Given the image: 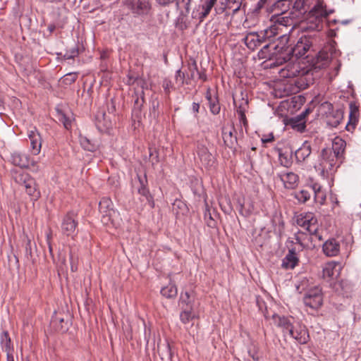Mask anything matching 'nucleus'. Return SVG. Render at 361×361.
Returning a JSON list of instances; mask_svg holds the SVG:
<instances>
[{
  "label": "nucleus",
  "mask_w": 361,
  "mask_h": 361,
  "mask_svg": "<svg viewBox=\"0 0 361 361\" xmlns=\"http://www.w3.org/2000/svg\"><path fill=\"white\" fill-rule=\"evenodd\" d=\"M279 154V160L281 166L290 168L293 164V157L294 150L290 145L286 146L284 148H277Z\"/></svg>",
  "instance_id": "f3484780"
},
{
  "label": "nucleus",
  "mask_w": 361,
  "mask_h": 361,
  "mask_svg": "<svg viewBox=\"0 0 361 361\" xmlns=\"http://www.w3.org/2000/svg\"><path fill=\"white\" fill-rule=\"evenodd\" d=\"M145 84V81L142 82V89H144ZM133 97H135V99L132 109V120L134 123H140L142 118V107L145 102L144 90H142L140 97H139L138 94L136 92L133 95Z\"/></svg>",
  "instance_id": "9b49d317"
},
{
  "label": "nucleus",
  "mask_w": 361,
  "mask_h": 361,
  "mask_svg": "<svg viewBox=\"0 0 361 361\" xmlns=\"http://www.w3.org/2000/svg\"><path fill=\"white\" fill-rule=\"evenodd\" d=\"M322 59V63L320 64H316L314 67L305 69L301 68L298 78L295 80V84L301 90H305L310 87V85L314 84L315 77L314 73H317V68H323L328 63V56H322L321 53L317 57V61Z\"/></svg>",
  "instance_id": "20e7f679"
},
{
  "label": "nucleus",
  "mask_w": 361,
  "mask_h": 361,
  "mask_svg": "<svg viewBox=\"0 0 361 361\" xmlns=\"http://www.w3.org/2000/svg\"><path fill=\"white\" fill-rule=\"evenodd\" d=\"M277 39L278 43L276 44H274L273 42H269L268 44L264 45L258 52V56L259 59L274 61V62L271 63V66H278L283 64L278 63V54H279L280 51L279 49L276 48L281 44V38H279V36L278 37Z\"/></svg>",
  "instance_id": "9d476101"
},
{
  "label": "nucleus",
  "mask_w": 361,
  "mask_h": 361,
  "mask_svg": "<svg viewBox=\"0 0 361 361\" xmlns=\"http://www.w3.org/2000/svg\"><path fill=\"white\" fill-rule=\"evenodd\" d=\"M312 153L311 144L309 141H305L302 145L294 151V157L298 164L307 161Z\"/></svg>",
  "instance_id": "412c9836"
},
{
  "label": "nucleus",
  "mask_w": 361,
  "mask_h": 361,
  "mask_svg": "<svg viewBox=\"0 0 361 361\" xmlns=\"http://www.w3.org/2000/svg\"><path fill=\"white\" fill-rule=\"evenodd\" d=\"M80 142L82 147L86 151L94 152L98 149V145L86 136H80Z\"/></svg>",
  "instance_id": "37998d69"
},
{
  "label": "nucleus",
  "mask_w": 361,
  "mask_h": 361,
  "mask_svg": "<svg viewBox=\"0 0 361 361\" xmlns=\"http://www.w3.org/2000/svg\"><path fill=\"white\" fill-rule=\"evenodd\" d=\"M349 121L348 126L350 125L354 128L359 121V105L355 102H350L349 104Z\"/></svg>",
  "instance_id": "72a5a7b5"
},
{
  "label": "nucleus",
  "mask_w": 361,
  "mask_h": 361,
  "mask_svg": "<svg viewBox=\"0 0 361 361\" xmlns=\"http://www.w3.org/2000/svg\"><path fill=\"white\" fill-rule=\"evenodd\" d=\"M237 204L239 212L242 216H248L250 215L251 212L249 210L245 209L244 199L238 198Z\"/></svg>",
  "instance_id": "0e129e2a"
},
{
  "label": "nucleus",
  "mask_w": 361,
  "mask_h": 361,
  "mask_svg": "<svg viewBox=\"0 0 361 361\" xmlns=\"http://www.w3.org/2000/svg\"><path fill=\"white\" fill-rule=\"evenodd\" d=\"M186 15L181 14L178 16L177 18L176 23V27L181 31H184L188 28V23L186 20Z\"/></svg>",
  "instance_id": "13d9d810"
},
{
  "label": "nucleus",
  "mask_w": 361,
  "mask_h": 361,
  "mask_svg": "<svg viewBox=\"0 0 361 361\" xmlns=\"http://www.w3.org/2000/svg\"><path fill=\"white\" fill-rule=\"evenodd\" d=\"M137 192L140 195L145 197L148 204L151 208H154L155 203L154 197L150 193L148 187L138 188Z\"/></svg>",
  "instance_id": "09e8293b"
},
{
  "label": "nucleus",
  "mask_w": 361,
  "mask_h": 361,
  "mask_svg": "<svg viewBox=\"0 0 361 361\" xmlns=\"http://www.w3.org/2000/svg\"><path fill=\"white\" fill-rule=\"evenodd\" d=\"M279 27L276 25H271L269 28L261 31L262 35L264 37V39L266 42L268 40L269 42L274 41V38L279 35Z\"/></svg>",
  "instance_id": "79ce46f5"
},
{
  "label": "nucleus",
  "mask_w": 361,
  "mask_h": 361,
  "mask_svg": "<svg viewBox=\"0 0 361 361\" xmlns=\"http://www.w3.org/2000/svg\"><path fill=\"white\" fill-rule=\"evenodd\" d=\"M305 235L306 234L304 232L299 231L298 232L295 233L294 239L295 242L288 238L287 240V243L291 244V247H294V244H298L301 247V248L298 249V252L302 251L306 247L305 245L303 243V240H305L303 236H305Z\"/></svg>",
  "instance_id": "de8ad7c7"
},
{
  "label": "nucleus",
  "mask_w": 361,
  "mask_h": 361,
  "mask_svg": "<svg viewBox=\"0 0 361 361\" xmlns=\"http://www.w3.org/2000/svg\"><path fill=\"white\" fill-rule=\"evenodd\" d=\"M303 302L305 306L317 310L323 305V293L322 288L319 286H314L309 289L304 295Z\"/></svg>",
  "instance_id": "1a4fd4ad"
},
{
  "label": "nucleus",
  "mask_w": 361,
  "mask_h": 361,
  "mask_svg": "<svg viewBox=\"0 0 361 361\" xmlns=\"http://www.w3.org/2000/svg\"><path fill=\"white\" fill-rule=\"evenodd\" d=\"M192 0H172L171 4L173 3L176 4V8H183L185 9V13L188 14L190 11V4H191Z\"/></svg>",
  "instance_id": "5fc2aeb1"
},
{
  "label": "nucleus",
  "mask_w": 361,
  "mask_h": 361,
  "mask_svg": "<svg viewBox=\"0 0 361 361\" xmlns=\"http://www.w3.org/2000/svg\"><path fill=\"white\" fill-rule=\"evenodd\" d=\"M297 224L305 229L315 223H317V219L312 212L301 214L297 219Z\"/></svg>",
  "instance_id": "c756f323"
},
{
  "label": "nucleus",
  "mask_w": 361,
  "mask_h": 361,
  "mask_svg": "<svg viewBox=\"0 0 361 361\" xmlns=\"http://www.w3.org/2000/svg\"><path fill=\"white\" fill-rule=\"evenodd\" d=\"M293 0H270L272 11L286 13L290 9Z\"/></svg>",
  "instance_id": "473e14b6"
},
{
  "label": "nucleus",
  "mask_w": 361,
  "mask_h": 361,
  "mask_svg": "<svg viewBox=\"0 0 361 361\" xmlns=\"http://www.w3.org/2000/svg\"><path fill=\"white\" fill-rule=\"evenodd\" d=\"M346 142L341 137H336L332 142L331 147H324L320 153L319 165L322 173L333 175L343 162Z\"/></svg>",
  "instance_id": "f03ea898"
},
{
  "label": "nucleus",
  "mask_w": 361,
  "mask_h": 361,
  "mask_svg": "<svg viewBox=\"0 0 361 361\" xmlns=\"http://www.w3.org/2000/svg\"><path fill=\"white\" fill-rule=\"evenodd\" d=\"M161 294L166 298H175L178 294V289L174 283H169L161 289Z\"/></svg>",
  "instance_id": "c03bdc74"
},
{
  "label": "nucleus",
  "mask_w": 361,
  "mask_h": 361,
  "mask_svg": "<svg viewBox=\"0 0 361 361\" xmlns=\"http://www.w3.org/2000/svg\"><path fill=\"white\" fill-rule=\"evenodd\" d=\"M255 300H256L257 305L259 307V310L264 314V315L266 318L269 317L267 308L266 303L264 301V300L259 295H257Z\"/></svg>",
  "instance_id": "052dcab7"
},
{
  "label": "nucleus",
  "mask_w": 361,
  "mask_h": 361,
  "mask_svg": "<svg viewBox=\"0 0 361 361\" xmlns=\"http://www.w3.org/2000/svg\"><path fill=\"white\" fill-rule=\"evenodd\" d=\"M343 118V111L341 109H336L326 116L327 124L331 127L336 128L341 123Z\"/></svg>",
  "instance_id": "c9c22d12"
},
{
  "label": "nucleus",
  "mask_w": 361,
  "mask_h": 361,
  "mask_svg": "<svg viewBox=\"0 0 361 361\" xmlns=\"http://www.w3.org/2000/svg\"><path fill=\"white\" fill-rule=\"evenodd\" d=\"M297 248L290 247L288 248V252L282 261V267L284 269H294L299 263Z\"/></svg>",
  "instance_id": "aec40b11"
},
{
  "label": "nucleus",
  "mask_w": 361,
  "mask_h": 361,
  "mask_svg": "<svg viewBox=\"0 0 361 361\" xmlns=\"http://www.w3.org/2000/svg\"><path fill=\"white\" fill-rule=\"evenodd\" d=\"M259 348L256 341L250 339L249 345L247 346V353L254 361H259L260 355H259Z\"/></svg>",
  "instance_id": "a18cd8bd"
},
{
  "label": "nucleus",
  "mask_w": 361,
  "mask_h": 361,
  "mask_svg": "<svg viewBox=\"0 0 361 361\" xmlns=\"http://www.w3.org/2000/svg\"><path fill=\"white\" fill-rule=\"evenodd\" d=\"M197 155L202 164L207 169H211L215 164V158L204 145L197 147Z\"/></svg>",
  "instance_id": "a211bd4d"
},
{
  "label": "nucleus",
  "mask_w": 361,
  "mask_h": 361,
  "mask_svg": "<svg viewBox=\"0 0 361 361\" xmlns=\"http://www.w3.org/2000/svg\"><path fill=\"white\" fill-rule=\"evenodd\" d=\"M288 335L300 344H306L309 341L308 330L305 325L297 323L294 325Z\"/></svg>",
  "instance_id": "f8f14e48"
},
{
  "label": "nucleus",
  "mask_w": 361,
  "mask_h": 361,
  "mask_svg": "<svg viewBox=\"0 0 361 361\" xmlns=\"http://www.w3.org/2000/svg\"><path fill=\"white\" fill-rule=\"evenodd\" d=\"M321 108L325 109V114L328 116L329 114H331L335 110L334 109V106L331 103L329 102H324L321 104Z\"/></svg>",
  "instance_id": "774afa93"
},
{
  "label": "nucleus",
  "mask_w": 361,
  "mask_h": 361,
  "mask_svg": "<svg viewBox=\"0 0 361 361\" xmlns=\"http://www.w3.org/2000/svg\"><path fill=\"white\" fill-rule=\"evenodd\" d=\"M312 195V185L308 186L307 188L302 189L298 192H295L294 197L298 200L300 203H305L307 202Z\"/></svg>",
  "instance_id": "58836bf2"
},
{
  "label": "nucleus",
  "mask_w": 361,
  "mask_h": 361,
  "mask_svg": "<svg viewBox=\"0 0 361 361\" xmlns=\"http://www.w3.org/2000/svg\"><path fill=\"white\" fill-rule=\"evenodd\" d=\"M194 318L193 310L191 309H181L180 313V319L182 323L188 324Z\"/></svg>",
  "instance_id": "603ef678"
},
{
  "label": "nucleus",
  "mask_w": 361,
  "mask_h": 361,
  "mask_svg": "<svg viewBox=\"0 0 361 361\" xmlns=\"http://www.w3.org/2000/svg\"><path fill=\"white\" fill-rule=\"evenodd\" d=\"M301 68L298 63H289L286 67L281 70L280 74L283 78H298Z\"/></svg>",
  "instance_id": "bb28decb"
},
{
  "label": "nucleus",
  "mask_w": 361,
  "mask_h": 361,
  "mask_svg": "<svg viewBox=\"0 0 361 361\" xmlns=\"http://www.w3.org/2000/svg\"><path fill=\"white\" fill-rule=\"evenodd\" d=\"M78 76V72L68 73L60 79V82L64 86H68L74 83Z\"/></svg>",
  "instance_id": "3c124183"
},
{
  "label": "nucleus",
  "mask_w": 361,
  "mask_h": 361,
  "mask_svg": "<svg viewBox=\"0 0 361 361\" xmlns=\"http://www.w3.org/2000/svg\"><path fill=\"white\" fill-rule=\"evenodd\" d=\"M334 10L327 11L323 0H319L316 5L309 11L306 20L301 23L300 29L307 34H315L316 39L318 32L323 29V22Z\"/></svg>",
  "instance_id": "7ed1b4c3"
},
{
  "label": "nucleus",
  "mask_w": 361,
  "mask_h": 361,
  "mask_svg": "<svg viewBox=\"0 0 361 361\" xmlns=\"http://www.w3.org/2000/svg\"><path fill=\"white\" fill-rule=\"evenodd\" d=\"M279 177L280 178L281 180L283 183L284 187L286 189H295L298 185L299 176L293 172H288L283 174H279Z\"/></svg>",
  "instance_id": "a878e982"
},
{
  "label": "nucleus",
  "mask_w": 361,
  "mask_h": 361,
  "mask_svg": "<svg viewBox=\"0 0 361 361\" xmlns=\"http://www.w3.org/2000/svg\"><path fill=\"white\" fill-rule=\"evenodd\" d=\"M80 54L79 46L76 44L74 47L66 50L65 54L62 56V59L64 60L74 59Z\"/></svg>",
  "instance_id": "6e6d98bb"
},
{
  "label": "nucleus",
  "mask_w": 361,
  "mask_h": 361,
  "mask_svg": "<svg viewBox=\"0 0 361 361\" xmlns=\"http://www.w3.org/2000/svg\"><path fill=\"white\" fill-rule=\"evenodd\" d=\"M336 292L348 298L353 291V285L348 279H341L336 281L333 286Z\"/></svg>",
  "instance_id": "4be33fe9"
},
{
  "label": "nucleus",
  "mask_w": 361,
  "mask_h": 361,
  "mask_svg": "<svg viewBox=\"0 0 361 361\" xmlns=\"http://www.w3.org/2000/svg\"><path fill=\"white\" fill-rule=\"evenodd\" d=\"M184 73L187 78L191 83L192 80H195V73L197 71V64L195 59H191L185 67H183Z\"/></svg>",
  "instance_id": "f704fd0d"
},
{
  "label": "nucleus",
  "mask_w": 361,
  "mask_h": 361,
  "mask_svg": "<svg viewBox=\"0 0 361 361\" xmlns=\"http://www.w3.org/2000/svg\"><path fill=\"white\" fill-rule=\"evenodd\" d=\"M322 250L328 257L337 256L340 252V243L335 238H330L323 244Z\"/></svg>",
  "instance_id": "393cba45"
},
{
  "label": "nucleus",
  "mask_w": 361,
  "mask_h": 361,
  "mask_svg": "<svg viewBox=\"0 0 361 361\" xmlns=\"http://www.w3.org/2000/svg\"><path fill=\"white\" fill-rule=\"evenodd\" d=\"M162 87L164 88L165 94H169L171 92V89L173 88V85L170 79L164 78L163 80Z\"/></svg>",
  "instance_id": "338daca9"
},
{
  "label": "nucleus",
  "mask_w": 361,
  "mask_h": 361,
  "mask_svg": "<svg viewBox=\"0 0 361 361\" xmlns=\"http://www.w3.org/2000/svg\"><path fill=\"white\" fill-rule=\"evenodd\" d=\"M10 161L14 166L20 169L28 168L30 164L34 165V161L30 159L29 155L20 152H14L11 154Z\"/></svg>",
  "instance_id": "dca6fc26"
},
{
  "label": "nucleus",
  "mask_w": 361,
  "mask_h": 361,
  "mask_svg": "<svg viewBox=\"0 0 361 361\" xmlns=\"http://www.w3.org/2000/svg\"><path fill=\"white\" fill-rule=\"evenodd\" d=\"M78 213L73 210L69 211L62 219V233L73 239L78 234Z\"/></svg>",
  "instance_id": "6e6552de"
},
{
  "label": "nucleus",
  "mask_w": 361,
  "mask_h": 361,
  "mask_svg": "<svg viewBox=\"0 0 361 361\" xmlns=\"http://www.w3.org/2000/svg\"><path fill=\"white\" fill-rule=\"evenodd\" d=\"M290 7L295 11L299 12L300 14L307 12L305 8V0H293Z\"/></svg>",
  "instance_id": "4d7b16f0"
},
{
  "label": "nucleus",
  "mask_w": 361,
  "mask_h": 361,
  "mask_svg": "<svg viewBox=\"0 0 361 361\" xmlns=\"http://www.w3.org/2000/svg\"><path fill=\"white\" fill-rule=\"evenodd\" d=\"M127 4L134 13L141 15L151 9V4L147 0H127Z\"/></svg>",
  "instance_id": "6ab92c4d"
},
{
  "label": "nucleus",
  "mask_w": 361,
  "mask_h": 361,
  "mask_svg": "<svg viewBox=\"0 0 361 361\" xmlns=\"http://www.w3.org/2000/svg\"><path fill=\"white\" fill-rule=\"evenodd\" d=\"M56 117L63 123L64 128L70 130L72 128V121L69 116L61 109H56Z\"/></svg>",
  "instance_id": "49530a36"
},
{
  "label": "nucleus",
  "mask_w": 361,
  "mask_h": 361,
  "mask_svg": "<svg viewBox=\"0 0 361 361\" xmlns=\"http://www.w3.org/2000/svg\"><path fill=\"white\" fill-rule=\"evenodd\" d=\"M119 102L117 101L116 97H113L110 99L107 104V111L109 114L115 115L117 111V106Z\"/></svg>",
  "instance_id": "680f3d73"
},
{
  "label": "nucleus",
  "mask_w": 361,
  "mask_h": 361,
  "mask_svg": "<svg viewBox=\"0 0 361 361\" xmlns=\"http://www.w3.org/2000/svg\"><path fill=\"white\" fill-rule=\"evenodd\" d=\"M243 42L250 50H255L258 47L265 42L261 32H252L247 34L243 39Z\"/></svg>",
  "instance_id": "2eb2a0df"
},
{
  "label": "nucleus",
  "mask_w": 361,
  "mask_h": 361,
  "mask_svg": "<svg viewBox=\"0 0 361 361\" xmlns=\"http://www.w3.org/2000/svg\"><path fill=\"white\" fill-rule=\"evenodd\" d=\"M95 125L102 133L107 132L112 126L111 121L106 118L104 111H97L95 116Z\"/></svg>",
  "instance_id": "b1692460"
},
{
  "label": "nucleus",
  "mask_w": 361,
  "mask_h": 361,
  "mask_svg": "<svg viewBox=\"0 0 361 361\" xmlns=\"http://www.w3.org/2000/svg\"><path fill=\"white\" fill-rule=\"evenodd\" d=\"M284 123L299 133H304L306 129V121L300 120L297 116L284 119Z\"/></svg>",
  "instance_id": "7c9ffc66"
},
{
  "label": "nucleus",
  "mask_w": 361,
  "mask_h": 361,
  "mask_svg": "<svg viewBox=\"0 0 361 361\" xmlns=\"http://www.w3.org/2000/svg\"><path fill=\"white\" fill-rule=\"evenodd\" d=\"M99 211L102 215L101 221L106 226H114V216L116 213L114 209L111 200L107 197H103L99 202Z\"/></svg>",
  "instance_id": "423d86ee"
},
{
  "label": "nucleus",
  "mask_w": 361,
  "mask_h": 361,
  "mask_svg": "<svg viewBox=\"0 0 361 361\" xmlns=\"http://www.w3.org/2000/svg\"><path fill=\"white\" fill-rule=\"evenodd\" d=\"M241 96V99L238 102L233 99V104L236 109L237 114L246 113L249 109V101L247 95L244 97L242 93Z\"/></svg>",
  "instance_id": "ea45409f"
},
{
  "label": "nucleus",
  "mask_w": 361,
  "mask_h": 361,
  "mask_svg": "<svg viewBox=\"0 0 361 361\" xmlns=\"http://www.w3.org/2000/svg\"><path fill=\"white\" fill-rule=\"evenodd\" d=\"M159 107V102L158 101V99H154L151 102L149 113H150V115L152 116L154 118L159 117V111H158Z\"/></svg>",
  "instance_id": "e2e57ef3"
},
{
  "label": "nucleus",
  "mask_w": 361,
  "mask_h": 361,
  "mask_svg": "<svg viewBox=\"0 0 361 361\" xmlns=\"http://www.w3.org/2000/svg\"><path fill=\"white\" fill-rule=\"evenodd\" d=\"M204 205H205V209H204V219L207 225L209 227L214 228L216 226V222L212 218L209 204L206 200H204Z\"/></svg>",
  "instance_id": "8fccbe9b"
},
{
  "label": "nucleus",
  "mask_w": 361,
  "mask_h": 361,
  "mask_svg": "<svg viewBox=\"0 0 361 361\" xmlns=\"http://www.w3.org/2000/svg\"><path fill=\"white\" fill-rule=\"evenodd\" d=\"M149 159L152 165L157 164L159 160V152L155 147H149Z\"/></svg>",
  "instance_id": "bf43d9fd"
},
{
  "label": "nucleus",
  "mask_w": 361,
  "mask_h": 361,
  "mask_svg": "<svg viewBox=\"0 0 361 361\" xmlns=\"http://www.w3.org/2000/svg\"><path fill=\"white\" fill-rule=\"evenodd\" d=\"M157 351L159 355L160 356L161 360L169 359L170 360H172L173 352L172 351L171 346L169 342V341H166L165 343L163 345L162 348H160L159 343L157 345Z\"/></svg>",
  "instance_id": "4c0bfd02"
},
{
  "label": "nucleus",
  "mask_w": 361,
  "mask_h": 361,
  "mask_svg": "<svg viewBox=\"0 0 361 361\" xmlns=\"http://www.w3.org/2000/svg\"><path fill=\"white\" fill-rule=\"evenodd\" d=\"M221 130L222 138L225 146L229 149L235 148V145L237 144L238 140L236 135H233V131L235 130L234 126H232L230 130H228L225 127H223Z\"/></svg>",
  "instance_id": "cd10ccee"
},
{
  "label": "nucleus",
  "mask_w": 361,
  "mask_h": 361,
  "mask_svg": "<svg viewBox=\"0 0 361 361\" xmlns=\"http://www.w3.org/2000/svg\"><path fill=\"white\" fill-rule=\"evenodd\" d=\"M205 97L209 103V107L211 113L217 115L220 113L221 106L217 94L212 97L211 88L208 87L205 94Z\"/></svg>",
  "instance_id": "c85d7f7f"
},
{
  "label": "nucleus",
  "mask_w": 361,
  "mask_h": 361,
  "mask_svg": "<svg viewBox=\"0 0 361 361\" xmlns=\"http://www.w3.org/2000/svg\"><path fill=\"white\" fill-rule=\"evenodd\" d=\"M0 343L4 352L14 351L11 339L7 331H4L0 336Z\"/></svg>",
  "instance_id": "a19ab883"
},
{
  "label": "nucleus",
  "mask_w": 361,
  "mask_h": 361,
  "mask_svg": "<svg viewBox=\"0 0 361 361\" xmlns=\"http://www.w3.org/2000/svg\"><path fill=\"white\" fill-rule=\"evenodd\" d=\"M219 0H200L201 4L199 5L198 10L192 11V18L197 19L200 23H202L209 16L212 8H214L216 14L221 13L226 11L224 7H216Z\"/></svg>",
  "instance_id": "0eeeda50"
},
{
  "label": "nucleus",
  "mask_w": 361,
  "mask_h": 361,
  "mask_svg": "<svg viewBox=\"0 0 361 361\" xmlns=\"http://www.w3.org/2000/svg\"><path fill=\"white\" fill-rule=\"evenodd\" d=\"M26 237V243H25V257L27 259L33 261V255L32 252V246H31V240L28 238L27 235Z\"/></svg>",
  "instance_id": "69168bd1"
},
{
  "label": "nucleus",
  "mask_w": 361,
  "mask_h": 361,
  "mask_svg": "<svg viewBox=\"0 0 361 361\" xmlns=\"http://www.w3.org/2000/svg\"><path fill=\"white\" fill-rule=\"evenodd\" d=\"M281 44L276 48L279 49L278 61L279 63H285L295 58L296 60L304 56L317 41L315 34L302 35L295 45L289 44L290 36L286 34L281 35Z\"/></svg>",
  "instance_id": "f257e3e1"
},
{
  "label": "nucleus",
  "mask_w": 361,
  "mask_h": 361,
  "mask_svg": "<svg viewBox=\"0 0 361 361\" xmlns=\"http://www.w3.org/2000/svg\"><path fill=\"white\" fill-rule=\"evenodd\" d=\"M12 178L14 181L21 185H23L27 194L35 200L40 196L39 191L37 189L35 180L31 176L22 169L11 170Z\"/></svg>",
  "instance_id": "39448f33"
},
{
  "label": "nucleus",
  "mask_w": 361,
  "mask_h": 361,
  "mask_svg": "<svg viewBox=\"0 0 361 361\" xmlns=\"http://www.w3.org/2000/svg\"><path fill=\"white\" fill-rule=\"evenodd\" d=\"M196 294L193 290L182 292L180 295L178 306L180 309L193 310Z\"/></svg>",
  "instance_id": "5701e85b"
},
{
  "label": "nucleus",
  "mask_w": 361,
  "mask_h": 361,
  "mask_svg": "<svg viewBox=\"0 0 361 361\" xmlns=\"http://www.w3.org/2000/svg\"><path fill=\"white\" fill-rule=\"evenodd\" d=\"M312 195L315 202L323 204L326 200V193L322 189L320 184L315 183L312 184Z\"/></svg>",
  "instance_id": "e433bc0d"
},
{
  "label": "nucleus",
  "mask_w": 361,
  "mask_h": 361,
  "mask_svg": "<svg viewBox=\"0 0 361 361\" xmlns=\"http://www.w3.org/2000/svg\"><path fill=\"white\" fill-rule=\"evenodd\" d=\"M175 80L176 82L178 83L180 87H182L184 85H190V81L187 80L184 71H182L181 69H178V71H176L175 74Z\"/></svg>",
  "instance_id": "864d4df0"
},
{
  "label": "nucleus",
  "mask_w": 361,
  "mask_h": 361,
  "mask_svg": "<svg viewBox=\"0 0 361 361\" xmlns=\"http://www.w3.org/2000/svg\"><path fill=\"white\" fill-rule=\"evenodd\" d=\"M273 318L275 319L277 326L282 329L284 334H289L294 326V324L290 322V319L288 317L274 314Z\"/></svg>",
  "instance_id": "2f4dec72"
},
{
  "label": "nucleus",
  "mask_w": 361,
  "mask_h": 361,
  "mask_svg": "<svg viewBox=\"0 0 361 361\" xmlns=\"http://www.w3.org/2000/svg\"><path fill=\"white\" fill-rule=\"evenodd\" d=\"M30 141L31 152L34 155L39 154L42 148V137L36 127H33L27 133Z\"/></svg>",
  "instance_id": "4468645a"
},
{
  "label": "nucleus",
  "mask_w": 361,
  "mask_h": 361,
  "mask_svg": "<svg viewBox=\"0 0 361 361\" xmlns=\"http://www.w3.org/2000/svg\"><path fill=\"white\" fill-rule=\"evenodd\" d=\"M63 315V314L61 312L57 313L55 312L50 322L51 326L56 331L61 332L62 334L66 333L70 326L69 322L67 319L65 320Z\"/></svg>",
  "instance_id": "ddd939ff"
}]
</instances>
